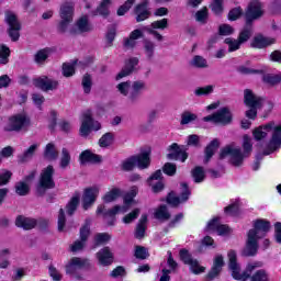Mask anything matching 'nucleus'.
<instances>
[{"label":"nucleus","mask_w":281,"mask_h":281,"mask_svg":"<svg viewBox=\"0 0 281 281\" xmlns=\"http://www.w3.org/2000/svg\"><path fill=\"white\" fill-rule=\"evenodd\" d=\"M251 281H269V273L265 269L257 270L251 277Z\"/></svg>","instance_id":"51"},{"label":"nucleus","mask_w":281,"mask_h":281,"mask_svg":"<svg viewBox=\"0 0 281 281\" xmlns=\"http://www.w3.org/2000/svg\"><path fill=\"white\" fill-rule=\"evenodd\" d=\"M139 212H140L139 209H135L130 214H127L123 217V223H125L126 225H128L130 223H133V221H135V218H137V216H139Z\"/></svg>","instance_id":"63"},{"label":"nucleus","mask_w":281,"mask_h":281,"mask_svg":"<svg viewBox=\"0 0 281 281\" xmlns=\"http://www.w3.org/2000/svg\"><path fill=\"white\" fill-rule=\"evenodd\" d=\"M168 155L167 158L175 160V161H186L188 159V153L183 150V147L179 146L177 143L171 144L168 147Z\"/></svg>","instance_id":"21"},{"label":"nucleus","mask_w":281,"mask_h":281,"mask_svg":"<svg viewBox=\"0 0 281 281\" xmlns=\"http://www.w3.org/2000/svg\"><path fill=\"white\" fill-rule=\"evenodd\" d=\"M265 14V11L262 10V3L258 0H252L245 12V19L247 25H251L254 21H258L262 15Z\"/></svg>","instance_id":"14"},{"label":"nucleus","mask_w":281,"mask_h":281,"mask_svg":"<svg viewBox=\"0 0 281 281\" xmlns=\"http://www.w3.org/2000/svg\"><path fill=\"white\" fill-rule=\"evenodd\" d=\"M220 225H221L220 218L218 217H214L213 220H211L207 223V225L205 227V232H217Z\"/></svg>","instance_id":"61"},{"label":"nucleus","mask_w":281,"mask_h":281,"mask_svg":"<svg viewBox=\"0 0 281 281\" xmlns=\"http://www.w3.org/2000/svg\"><path fill=\"white\" fill-rule=\"evenodd\" d=\"M139 65V59L136 57L130 58L124 68L116 75V80H122V78H126V76H131L133 71H135V67Z\"/></svg>","instance_id":"24"},{"label":"nucleus","mask_w":281,"mask_h":281,"mask_svg":"<svg viewBox=\"0 0 281 281\" xmlns=\"http://www.w3.org/2000/svg\"><path fill=\"white\" fill-rule=\"evenodd\" d=\"M263 102L265 99L254 93L250 89L244 91V104H246L248 109H262Z\"/></svg>","instance_id":"19"},{"label":"nucleus","mask_w":281,"mask_h":281,"mask_svg":"<svg viewBox=\"0 0 281 281\" xmlns=\"http://www.w3.org/2000/svg\"><path fill=\"white\" fill-rule=\"evenodd\" d=\"M97 258L99 263L103 267H109V265H113V252L109 247L102 248L97 252Z\"/></svg>","instance_id":"28"},{"label":"nucleus","mask_w":281,"mask_h":281,"mask_svg":"<svg viewBox=\"0 0 281 281\" xmlns=\"http://www.w3.org/2000/svg\"><path fill=\"white\" fill-rule=\"evenodd\" d=\"M109 8H111V0H103L95 11H92V16H109Z\"/></svg>","instance_id":"40"},{"label":"nucleus","mask_w":281,"mask_h":281,"mask_svg":"<svg viewBox=\"0 0 281 281\" xmlns=\"http://www.w3.org/2000/svg\"><path fill=\"white\" fill-rule=\"evenodd\" d=\"M226 45H228V52H236L240 49V43L238 40H234L232 37H227L225 40Z\"/></svg>","instance_id":"60"},{"label":"nucleus","mask_w":281,"mask_h":281,"mask_svg":"<svg viewBox=\"0 0 281 281\" xmlns=\"http://www.w3.org/2000/svg\"><path fill=\"white\" fill-rule=\"evenodd\" d=\"M251 229L247 233L246 247L243 250V256L247 258L258 254V241L267 236L271 229V222L267 220H256L252 223Z\"/></svg>","instance_id":"1"},{"label":"nucleus","mask_w":281,"mask_h":281,"mask_svg":"<svg viewBox=\"0 0 281 281\" xmlns=\"http://www.w3.org/2000/svg\"><path fill=\"white\" fill-rule=\"evenodd\" d=\"M161 170H157L153 176L149 177L148 183L153 188V192H161L164 190V181L161 180Z\"/></svg>","instance_id":"31"},{"label":"nucleus","mask_w":281,"mask_h":281,"mask_svg":"<svg viewBox=\"0 0 281 281\" xmlns=\"http://www.w3.org/2000/svg\"><path fill=\"white\" fill-rule=\"evenodd\" d=\"M137 166L140 170H145L150 166V149L140 153L139 155L132 156L123 162V170H133Z\"/></svg>","instance_id":"7"},{"label":"nucleus","mask_w":281,"mask_h":281,"mask_svg":"<svg viewBox=\"0 0 281 281\" xmlns=\"http://www.w3.org/2000/svg\"><path fill=\"white\" fill-rule=\"evenodd\" d=\"M33 85L42 91H56V89H58V80L47 76L35 78Z\"/></svg>","instance_id":"17"},{"label":"nucleus","mask_w":281,"mask_h":281,"mask_svg":"<svg viewBox=\"0 0 281 281\" xmlns=\"http://www.w3.org/2000/svg\"><path fill=\"white\" fill-rule=\"evenodd\" d=\"M80 205V192H75L68 204L66 205V212L68 216H74L76 210Z\"/></svg>","instance_id":"36"},{"label":"nucleus","mask_w":281,"mask_h":281,"mask_svg":"<svg viewBox=\"0 0 281 281\" xmlns=\"http://www.w3.org/2000/svg\"><path fill=\"white\" fill-rule=\"evenodd\" d=\"M232 111L229 108H222L217 112L204 116L203 122H213V124H221V126H227L232 124L233 120Z\"/></svg>","instance_id":"11"},{"label":"nucleus","mask_w":281,"mask_h":281,"mask_svg":"<svg viewBox=\"0 0 281 281\" xmlns=\"http://www.w3.org/2000/svg\"><path fill=\"white\" fill-rule=\"evenodd\" d=\"M98 194H100L99 187H91V188L85 189V192L82 195L83 210H89V207H91V205L95 203V200L98 199Z\"/></svg>","instance_id":"20"},{"label":"nucleus","mask_w":281,"mask_h":281,"mask_svg":"<svg viewBox=\"0 0 281 281\" xmlns=\"http://www.w3.org/2000/svg\"><path fill=\"white\" fill-rule=\"evenodd\" d=\"M10 179H12V171L8 169L0 170V187L8 186L10 183Z\"/></svg>","instance_id":"53"},{"label":"nucleus","mask_w":281,"mask_h":281,"mask_svg":"<svg viewBox=\"0 0 281 281\" xmlns=\"http://www.w3.org/2000/svg\"><path fill=\"white\" fill-rule=\"evenodd\" d=\"M38 148H41V144L38 143L31 145L22 155L19 156L20 164L30 161L34 155H36V150H38Z\"/></svg>","instance_id":"35"},{"label":"nucleus","mask_w":281,"mask_h":281,"mask_svg":"<svg viewBox=\"0 0 281 281\" xmlns=\"http://www.w3.org/2000/svg\"><path fill=\"white\" fill-rule=\"evenodd\" d=\"M181 193L180 198L175 195V193H169L167 198V203L169 205H172V207H177V205H180V203H186L190 199V189L188 188V183L182 182L181 184Z\"/></svg>","instance_id":"16"},{"label":"nucleus","mask_w":281,"mask_h":281,"mask_svg":"<svg viewBox=\"0 0 281 281\" xmlns=\"http://www.w3.org/2000/svg\"><path fill=\"white\" fill-rule=\"evenodd\" d=\"M44 159L47 161H56L58 159V149L53 143H48L44 149Z\"/></svg>","instance_id":"37"},{"label":"nucleus","mask_w":281,"mask_h":281,"mask_svg":"<svg viewBox=\"0 0 281 281\" xmlns=\"http://www.w3.org/2000/svg\"><path fill=\"white\" fill-rule=\"evenodd\" d=\"M4 21L7 25L9 26L8 32L9 36L13 42L19 41L21 37V23H19V20L16 19V14H14L12 11H7L4 14Z\"/></svg>","instance_id":"12"},{"label":"nucleus","mask_w":281,"mask_h":281,"mask_svg":"<svg viewBox=\"0 0 281 281\" xmlns=\"http://www.w3.org/2000/svg\"><path fill=\"white\" fill-rule=\"evenodd\" d=\"M53 188H56V183L54 182V166L49 165L41 172L37 194H40V196H43L46 190H52Z\"/></svg>","instance_id":"8"},{"label":"nucleus","mask_w":281,"mask_h":281,"mask_svg":"<svg viewBox=\"0 0 281 281\" xmlns=\"http://www.w3.org/2000/svg\"><path fill=\"white\" fill-rule=\"evenodd\" d=\"M196 117H198L196 114L190 111H184L181 114L180 124L181 126H186L187 124H191V122H195Z\"/></svg>","instance_id":"50"},{"label":"nucleus","mask_w":281,"mask_h":281,"mask_svg":"<svg viewBox=\"0 0 281 281\" xmlns=\"http://www.w3.org/2000/svg\"><path fill=\"white\" fill-rule=\"evenodd\" d=\"M93 267L91 260L87 258L72 257L68 260L65 266L66 276H70L75 280H82V276L80 274V269L85 271H89Z\"/></svg>","instance_id":"6"},{"label":"nucleus","mask_w":281,"mask_h":281,"mask_svg":"<svg viewBox=\"0 0 281 281\" xmlns=\"http://www.w3.org/2000/svg\"><path fill=\"white\" fill-rule=\"evenodd\" d=\"M225 214H227L228 216H238L239 213V202L235 201L234 203H232L231 205L226 206L224 209Z\"/></svg>","instance_id":"54"},{"label":"nucleus","mask_w":281,"mask_h":281,"mask_svg":"<svg viewBox=\"0 0 281 281\" xmlns=\"http://www.w3.org/2000/svg\"><path fill=\"white\" fill-rule=\"evenodd\" d=\"M148 227V215L143 214L140 216V220L138 221V224L136 225V229L134 233L135 238L138 240H142L144 236H146V229Z\"/></svg>","instance_id":"30"},{"label":"nucleus","mask_w":281,"mask_h":281,"mask_svg":"<svg viewBox=\"0 0 281 281\" xmlns=\"http://www.w3.org/2000/svg\"><path fill=\"white\" fill-rule=\"evenodd\" d=\"M276 43V38L273 37H265L263 35H257L254 37L251 42V47L257 49H265V47H269V45H273Z\"/></svg>","instance_id":"29"},{"label":"nucleus","mask_w":281,"mask_h":281,"mask_svg":"<svg viewBox=\"0 0 281 281\" xmlns=\"http://www.w3.org/2000/svg\"><path fill=\"white\" fill-rule=\"evenodd\" d=\"M252 148H254V145L251 144V138L249 136L245 135L244 142H243L244 155H247V157H249Z\"/></svg>","instance_id":"59"},{"label":"nucleus","mask_w":281,"mask_h":281,"mask_svg":"<svg viewBox=\"0 0 281 281\" xmlns=\"http://www.w3.org/2000/svg\"><path fill=\"white\" fill-rule=\"evenodd\" d=\"M179 256L180 260H182L184 265H189L192 273H194L195 276L205 272V267L200 266L199 261L192 258V255H190V252L187 249H181Z\"/></svg>","instance_id":"15"},{"label":"nucleus","mask_w":281,"mask_h":281,"mask_svg":"<svg viewBox=\"0 0 281 281\" xmlns=\"http://www.w3.org/2000/svg\"><path fill=\"white\" fill-rule=\"evenodd\" d=\"M15 225L16 227H22V229H34L37 225V222L34 218L20 215L15 220Z\"/></svg>","instance_id":"33"},{"label":"nucleus","mask_w":281,"mask_h":281,"mask_svg":"<svg viewBox=\"0 0 281 281\" xmlns=\"http://www.w3.org/2000/svg\"><path fill=\"white\" fill-rule=\"evenodd\" d=\"M134 13L136 14L137 23H142V21L149 19L150 11H148V0H143L139 4H137L134 9Z\"/></svg>","instance_id":"23"},{"label":"nucleus","mask_w":281,"mask_h":281,"mask_svg":"<svg viewBox=\"0 0 281 281\" xmlns=\"http://www.w3.org/2000/svg\"><path fill=\"white\" fill-rule=\"evenodd\" d=\"M191 177H193L194 183H203L205 181V169L198 166L191 170Z\"/></svg>","instance_id":"41"},{"label":"nucleus","mask_w":281,"mask_h":281,"mask_svg":"<svg viewBox=\"0 0 281 281\" xmlns=\"http://www.w3.org/2000/svg\"><path fill=\"white\" fill-rule=\"evenodd\" d=\"M49 55L47 49H41L35 54L34 60L37 63V65H43V63L46 61Z\"/></svg>","instance_id":"58"},{"label":"nucleus","mask_w":281,"mask_h":281,"mask_svg":"<svg viewBox=\"0 0 281 281\" xmlns=\"http://www.w3.org/2000/svg\"><path fill=\"white\" fill-rule=\"evenodd\" d=\"M115 138V135L113 133H105L100 139H99V146L100 148H109L113 144V139Z\"/></svg>","instance_id":"48"},{"label":"nucleus","mask_w":281,"mask_h":281,"mask_svg":"<svg viewBox=\"0 0 281 281\" xmlns=\"http://www.w3.org/2000/svg\"><path fill=\"white\" fill-rule=\"evenodd\" d=\"M224 265H225V261L223 260V256L215 257L213 267L206 276V281H212L214 280V278H217L218 273L223 271Z\"/></svg>","instance_id":"26"},{"label":"nucleus","mask_w":281,"mask_h":281,"mask_svg":"<svg viewBox=\"0 0 281 281\" xmlns=\"http://www.w3.org/2000/svg\"><path fill=\"white\" fill-rule=\"evenodd\" d=\"M70 164H71V154H69V149L64 147L61 149L59 166L63 170H65V168H68Z\"/></svg>","instance_id":"44"},{"label":"nucleus","mask_w":281,"mask_h":281,"mask_svg":"<svg viewBox=\"0 0 281 281\" xmlns=\"http://www.w3.org/2000/svg\"><path fill=\"white\" fill-rule=\"evenodd\" d=\"M27 128H30V117L25 114H15L9 117L4 131L9 133H21V131H27Z\"/></svg>","instance_id":"10"},{"label":"nucleus","mask_w":281,"mask_h":281,"mask_svg":"<svg viewBox=\"0 0 281 281\" xmlns=\"http://www.w3.org/2000/svg\"><path fill=\"white\" fill-rule=\"evenodd\" d=\"M154 216L157 218V221H170V212H168V207H166V205H160L158 209H156Z\"/></svg>","instance_id":"42"},{"label":"nucleus","mask_w":281,"mask_h":281,"mask_svg":"<svg viewBox=\"0 0 281 281\" xmlns=\"http://www.w3.org/2000/svg\"><path fill=\"white\" fill-rule=\"evenodd\" d=\"M91 235V228L89 225H85L80 228V237L77 239L71 246L70 251L76 254L77 251H82L85 246L87 245V240H89V236Z\"/></svg>","instance_id":"18"},{"label":"nucleus","mask_w":281,"mask_h":281,"mask_svg":"<svg viewBox=\"0 0 281 281\" xmlns=\"http://www.w3.org/2000/svg\"><path fill=\"white\" fill-rule=\"evenodd\" d=\"M271 134V138L268 144V150L274 153L281 146V124L276 125V122H269L266 125H261L254 130L252 135L257 142L265 139L267 135Z\"/></svg>","instance_id":"3"},{"label":"nucleus","mask_w":281,"mask_h":281,"mask_svg":"<svg viewBox=\"0 0 281 281\" xmlns=\"http://www.w3.org/2000/svg\"><path fill=\"white\" fill-rule=\"evenodd\" d=\"M81 164H100L102 161V156L91 153L87 149L82 151L79 156Z\"/></svg>","instance_id":"32"},{"label":"nucleus","mask_w":281,"mask_h":281,"mask_svg":"<svg viewBox=\"0 0 281 281\" xmlns=\"http://www.w3.org/2000/svg\"><path fill=\"white\" fill-rule=\"evenodd\" d=\"M102 126L99 122H93V117H91V112L88 111L83 113L81 119V126L79 133L81 137H89L91 131H100Z\"/></svg>","instance_id":"13"},{"label":"nucleus","mask_w":281,"mask_h":281,"mask_svg":"<svg viewBox=\"0 0 281 281\" xmlns=\"http://www.w3.org/2000/svg\"><path fill=\"white\" fill-rule=\"evenodd\" d=\"M81 87L83 89V92L89 95V93H91V87H93V78L91 77V75L86 74L82 77L81 80Z\"/></svg>","instance_id":"45"},{"label":"nucleus","mask_w":281,"mask_h":281,"mask_svg":"<svg viewBox=\"0 0 281 281\" xmlns=\"http://www.w3.org/2000/svg\"><path fill=\"white\" fill-rule=\"evenodd\" d=\"M116 89L121 95L127 98L131 104H135V102L139 101V98L144 91L148 90V86L144 80L136 81H123L116 86Z\"/></svg>","instance_id":"4"},{"label":"nucleus","mask_w":281,"mask_h":281,"mask_svg":"<svg viewBox=\"0 0 281 281\" xmlns=\"http://www.w3.org/2000/svg\"><path fill=\"white\" fill-rule=\"evenodd\" d=\"M15 193L19 196H27L30 194V184L25 181H20L15 184Z\"/></svg>","instance_id":"47"},{"label":"nucleus","mask_w":281,"mask_h":281,"mask_svg":"<svg viewBox=\"0 0 281 281\" xmlns=\"http://www.w3.org/2000/svg\"><path fill=\"white\" fill-rule=\"evenodd\" d=\"M137 192H139L137 187H132L130 192L124 196V204L122 206L114 205L113 209L106 210L104 204H100L97 207V214H102L108 225H115V216H117V214H126V212L131 210V203H133V199L137 196Z\"/></svg>","instance_id":"2"},{"label":"nucleus","mask_w":281,"mask_h":281,"mask_svg":"<svg viewBox=\"0 0 281 281\" xmlns=\"http://www.w3.org/2000/svg\"><path fill=\"white\" fill-rule=\"evenodd\" d=\"M71 23H74V20L60 19L59 23L57 24V32H59V34H66V32H68L69 34V30H71L69 25H71Z\"/></svg>","instance_id":"49"},{"label":"nucleus","mask_w":281,"mask_h":281,"mask_svg":"<svg viewBox=\"0 0 281 281\" xmlns=\"http://www.w3.org/2000/svg\"><path fill=\"white\" fill-rule=\"evenodd\" d=\"M144 49L147 58H153L155 56V43L148 40L144 41Z\"/></svg>","instance_id":"57"},{"label":"nucleus","mask_w":281,"mask_h":281,"mask_svg":"<svg viewBox=\"0 0 281 281\" xmlns=\"http://www.w3.org/2000/svg\"><path fill=\"white\" fill-rule=\"evenodd\" d=\"M190 66L194 67L195 69H207V67H210L207 59L201 55L193 56V58L190 60Z\"/></svg>","instance_id":"39"},{"label":"nucleus","mask_w":281,"mask_h":281,"mask_svg":"<svg viewBox=\"0 0 281 281\" xmlns=\"http://www.w3.org/2000/svg\"><path fill=\"white\" fill-rule=\"evenodd\" d=\"M75 12H76V4L74 2L71 1L63 2L59 8V18L74 21Z\"/></svg>","instance_id":"25"},{"label":"nucleus","mask_w":281,"mask_h":281,"mask_svg":"<svg viewBox=\"0 0 281 281\" xmlns=\"http://www.w3.org/2000/svg\"><path fill=\"white\" fill-rule=\"evenodd\" d=\"M231 157V164L235 167H239L247 155L243 154L240 147H237L234 144L227 145L220 153V159H225V157Z\"/></svg>","instance_id":"9"},{"label":"nucleus","mask_w":281,"mask_h":281,"mask_svg":"<svg viewBox=\"0 0 281 281\" xmlns=\"http://www.w3.org/2000/svg\"><path fill=\"white\" fill-rule=\"evenodd\" d=\"M211 93H214V86H204L194 90V95L198 98H201V95H210Z\"/></svg>","instance_id":"52"},{"label":"nucleus","mask_w":281,"mask_h":281,"mask_svg":"<svg viewBox=\"0 0 281 281\" xmlns=\"http://www.w3.org/2000/svg\"><path fill=\"white\" fill-rule=\"evenodd\" d=\"M252 35H254V26L250 23L247 24L246 22V25L239 33L237 41H239V43L243 45V43H247V41H249Z\"/></svg>","instance_id":"38"},{"label":"nucleus","mask_w":281,"mask_h":281,"mask_svg":"<svg viewBox=\"0 0 281 281\" xmlns=\"http://www.w3.org/2000/svg\"><path fill=\"white\" fill-rule=\"evenodd\" d=\"M228 267L232 271V277L234 278V280L247 281L249 280V278H251L252 271H256V269H261V267L265 266L262 261H255L247 265L246 271L240 272V265H238V262L236 261V251L231 250L228 252Z\"/></svg>","instance_id":"5"},{"label":"nucleus","mask_w":281,"mask_h":281,"mask_svg":"<svg viewBox=\"0 0 281 281\" xmlns=\"http://www.w3.org/2000/svg\"><path fill=\"white\" fill-rule=\"evenodd\" d=\"M10 47L5 44L0 45V65H8L10 63Z\"/></svg>","instance_id":"46"},{"label":"nucleus","mask_w":281,"mask_h":281,"mask_svg":"<svg viewBox=\"0 0 281 281\" xmlns=\"http://www.w3.org/2000/svg\"><path fill=\"white\" fill-rule=\"evenodd\" d=\"M151 27L153 30H166L168 29V19H161V20H157V21H154L151 23Z\"/></svg>","instance_id":"62"},{"label":"nucleus","mask_w":281,"mask_h":281,"mask_svg":"<svg viewBox=\"0 0 281 281\" xmlns=\"http://www.w3.org/2000/svg\"><path fill=\"white\" fill-rule=\"evenodd\" d=\"M221 146V143L218 142V138H214L205 148L204 150V164H209L210 159L214 157V154L216 150H218V147Z\"/></svg>","instance_id":"34"},{"label":"nucleus","mask_w":281,"mask_h":281,"mask_svg":"<svg viewBox=\"0 0 281 281\" xmlns=\"http://www.w3.org/2000/svg\"><path fill=\"white\" fill-rule=\"evenodd\" d=\"M195 19L199 23H206L207 21V8L204 7L195 13Z\"/></svg>","instance_id":"64"},{"label":"nucleus","mask_w":281,"mask_h":281,"mask_svg":"<svg viewBox=\"0 0 281 281\" xmlns=\"http://www.w3.org/2000/svg\"><path fill=\"white\" fill-rule=\"evenodd\" d=\"M139 38H144V33L142 32V30L136 29L132 31L130 36L124 38L123 45L125 49H133V47L137 45V40Z\"/></svg>","instance_id":"27"},{"label":"nucleus","mask_w":281,"mask_h":281,"mask_svg":"<svg viewBox=\"0 0 281 281\" xmlns=\"http://www.w3.org/2000/svg\"><path fill=\"white\" fill-rule=\"evenodd\" d=\"M85 32H91V24H89V18L87 15L81 16L69 30L70 36L76 34H83Z\"/></svg>","instance_id":"22"},{"label":"nucleus","mask_w":281,"mask_h":281,"mask_svg":"<svg viewBox=\"0 0 281 281\" xmlns=\"http://www.w3.org/2000/svg\"><path fill=\"white\" fill-rule=\"evenodd\" d=\"M263 82L267 85H271V87H274V85L281 83V74L279 75H267L263 77Z\"/></svg>","instance_id":"56"},{"label":"nucleus","mask_w":281,"mask_h":281,"mask_svg":"<svg viewBox=\"0 0 281 281\" xmlns=\"http://www.w3.org/2000/svg\"><path fill=\"white\" fill-rule=\"evenodd\" d=\"M122 191L119 188H113L109 192H106L103 196L104 203H113L116 199H120Z\"/></svg>","instance_id":"43"},{"label":"nucleus","mask_w":281,"mask_h":281,"mask_svg":"<svg viewBox=\"0 0 281 281\" xmlns=\"http://www.w3.org/2000/svg\"><path fill=\"white\" fill-rule=\"evenodd\" d=\"M78 61L76 60L75 64H64L63 65V75L65 78H70V76H74L76 74V64Z\"/></svg>","instance_id":"55"}]
</instances>
